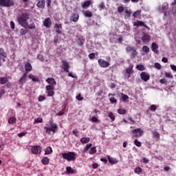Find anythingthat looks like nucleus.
<instances>
[{
    "instance_id": "f257e3e1",
    "label": "nucleus",
    "mask_w": 176,
    "mask_h": 176,
    "mask_svg": "<svg viewBox=\"0 0 176 176\" xmlns=\"http://www.w3.org/2000/svg\"><path fill=\"white\" fill-rule=\"evenodd\" d=\"M28 20H30V14L28 12H23L21 15L17 16V21L19 25H21V27H23V28L35 30V23H32L28 24Z\"/></svg>"
},
{
    "instance_id": "f03ea898",
    "label": "nucleus",
    "mask_w": 176,
    "mask_h": 176,
    "mask_svg": "<svg viewBox=\"0 0 176 176\" xmlns=\"http://www.w3.org/2000/svg\"><path fill=\"white\" fill-rule=\"evenodd\" d=\"M76 153L72 151L62 153L63 159L67 160V162H75L76 160Z\"/></svg>"
},
{
    "instance_id": "7ed1b4c3",
    "label": "nucleus",
    "mask_w": 176,
    "mask_h": 176,
    "mask_svg": "<svg viewBox=\"0 0 176 176\" xmlns=\"http://www.w3.org/2000/svg\"><path fill=\"white\" fill-rule=\"evenodd\" d=\"M46 126H47L44 127L46 134H50V131L56 133V131L58 129L57 124L54 123L53 122H50V124H47Z\"/></svg>"
},
{
    "instance_id": "20e7f679",
    "label": "nucleus",
    "mask_w": 176,
    "mask_h": 176,
    "mask_svg": "<svg viewBox=\"0 0 176 176\" xmlns=\"http://www.w3.org/2000/svg\"><path fill=\"white\" fill-rule=\"evenodd\" d=\"M0 6L2 8H10L14 6V1L13 0H0Z\"/></svg>"
},
{
    "instance_id": "39448f33",
    "label": "nucleus",
    "mask_w": 176,
    "mask_h": 176,
    "mask_svg": "<svg viewBox=\"0 0 176 176\" xmlns=\"http://www.w3.org/2000/svg\"><path fill=\"white\" fill-rule=\"evenodd\" d=\"M98 63L100 68H108L111 65L109 62L101 58L98 60Z\"/></svg>"
},
{
    "instance_id": "423d86ee",
    "label": "nucleus",
    "mask_w": 176,
    "mask_h": 176,
    "mask_svg": "<svg viewBox=\"0 0 176 176\" xmlns=\"http://www.w3.org/2000/svg\"><path fill=\"white\" fill-rule=\"evenodd\" d=\"M133 137H135L136 138H140V137H142L144 134V131L142 129H136L132 131Z\"/></svg>"
},
{
    "instance_id": "0eeeda50",
    "label": "nucleus",
    "mask_w": 176,
    "mask_h": 176,
    "mask_svg": "<svg viewBox=\"0 0 176 176\" xmlns=\"http://www.w3.org/2000/svg\"><path fill=\"white\" fill-rule=\"evenodd\" d=\"M31 152L33 155H41V153L42 152V147H41V146H33L32 147Z\"/></svg>"
},
{
    "instance_id": "6e6552de",
    "label": "nucleus",
    "mask_w": 176,
    "mask_h": 176,
    "mask_svg": "<svg viewBox=\"0 0 176 176\" xmlns=\"http://www.w3.org/2000/svg\"><path fill=\"white\" fill-rule=\"evenodd\" d=\"M45 89L48 97H53V96H54V87H53V85L46 86Z\"/></svg>"
},
{
    "instance_id": "1a4fd4ad",
    "label": "nucleus",
    "mask_w": 176,
    "mask_h": 176,
    "mask_svg": "<svg viewBox=\"0 0 176 176\" xmlns=\"http://www.w3.org/2000/svg\"><path fill=\"white\" fill-rule=\"evenodd\" d=\"M140 78H141L142 80H143L144 82H148V80H149V79H151V76L149 75V74H148L145 72H142L140 74Z\"/></svg>"
},
{
    "instance_id": "9d476101",
    "label": "nucleus",
    "mask_w": 176,
    "mask_h": 176,
    "mask_svg": "<svg viewBox=\"0 0 176 176\" xmlns=\"http://www.w3.org/2000/svg\"><path fill=\"white\" fill-rule=\"evenodd\" d=\"M62 63H63V68L65 72H69V68H71V66L69 65V63H68L65 60H63Z\"/></svg>"
},
{
    "instance_id": "9b49d317",
    "label": "nucleus",
    "mask_w": 176,
    "mask_h": 176,
    "mask_svg": "<svg viewBox=\"0 0 176 176\" xmlns=\"http://www.w3.org/2000/svg\"><path fill=\"white\" fill-rule=\"evenodd\" d=\"M6 52H3V50L0 49V67L2 65V61H3V63L6 61ZM1 60H2V61Z\"/></svg>"
},
{
    "instance_id": "f8f14e48",
    "label": "nucleus",
    "mask_w": 176,
    "mask_h": 176,
    "mask_svg": "<svg viewBox=\"0 0 176 176\" xmlns=\"http://www.w3.org/2000/svg\"><path fill=\"white\" fill-rule=\"evenodd\" d=\"M27 76H28V72L23 73V76L19 80V82L21 85H24V83L27 82Z\"/></svg>"
},
{
    "instance_id": "ddd939ff",
    "label": "nucleus",
    "mask_w": 176,
    "mask_h": 176,
    "mask_svg": "<svg viewBox=\"0 0 176 176\" xmlns=\"http://www.w3.org/2000/svg\"><path fill=\"white\" fill-rule=\"evenodd\" d=\"M70 21H73V23H78V21H79V14H72L70 16Z\"/></svg>"
},
{
    "instance_id": "4468645a",
    "label": "nucleus",
    "mask_w": 176,
    "mask_h": 176,
    "mask_svg": "<svg viewBox=\"0 0 176 176\" xmlns=\"http://www.w3.org/2000/svg\"><path fill=\"white\" fill-rule=\"evenodd\" d=\"M54 28L56 29V34H59V35H60L63 31V25L61 23H56L54 25Z\"/></svg>"
},
{
    "instance_id": "2eb2a0df",
    "label": "nucleus",
    "mask_w": 176,
    "mask_h": 176,
    "mask_svg": "<svg viewBox=\"0 0 176 176\" xmlns=\"http://www.w3.org/2000/svg\"><path fill=\"white\" fill-rule=\"evenodd\" d=\"M45 82H47L48 84L50 85L47 86H53V87H54V86L57 85V82H56V80H54V78H48L47 79L45 80Z\"/></svg>"
},
{
    "instance_id": "dca6fc26",
    "label": "nucleus",
    "mask_w": 176,
    "mask_h": 176,
    "mask_svg": "<svg viewBox=\"0 0 176 176\" xmlns=\"http://www.w3.org/2000/svg\"><path fill=\"white\" fill-rule=\"evenodd\" d=\"M44 27H46L47 28H50L52 27V20L50 18H47L43 21Z\"/></svg>"
},
{
    "instance_id": "f3484780",
    "label": "nucleus",
    "mask_w": 176,
    "mask_h": 176,
    "mask_svg": "<svg viewBox=\"0 0 176 176\" xmlns=\"http://www.w3.org/2000/svg\"><path fill=\"white\" fill-rule=\"evenodd\" d=\"M133 65H130L126 69V73L127 74V78L129 79V78L131 77V74H133Z\"/></svg>"
},
{
    "instance_id": "a211bd4d",
    "label": "nucleus",
    "mask_w": 176,
    "mask_h": 176,
    "mask_svg": "<svg viewBox=\"0 0 176 176\" xmlns=\"http://www.w3.org/2000/svg\"><path fill=\"white\" fill-rule=\"evenodd\" d=\"M151 49L154 53H156V54H159V45L156 44V43H153L151 44Z\"/></svg>"
},
{
    "instance_id": "6ab92c4d",
    "label": "nucleus",
    "mask_w": 176,
    "mask_h": 176,
    "mask_svg": "<svg viewBox=\"0 0 176 176\" xmlns=\"http://www.w3.org/2000/svg\"><path fill=\"white\" fill-rule=\"evenodd\" d=\"M45 0H38L36 4L37 8L39 9H45Z\"/></svg>"
},
{
    "instance_id": "aec40b11",
    "label": "nucleus",
    "mask_w": 176,
    "mask_h": 176,
    "mask_svg": "<svg viewBox=\"0 0 176 176\" xmlns=\"http://www.w3.org/2000/svg\"><path fill=\"white\" fill-rule=\"evenodd\" d=\"M142 41L143 43H148V42L151 41V36L148 34H144L142 38Z\"/></svg>"
},
{
    "instance_id": "412c9836",
    "label": "nucleus",
    "mask_w": 176,
    "mask_h": 176,
    "mask_svg": "<svg viewBox=\"0 0 176 176\" xmlns=\"http://www.w3.org/2000/svg\"><path fill=\"white\" fill-rule=\"evenodd\" d=\"M66 171H67V174L69 175V174H76L77 171L75 169H72V167L71 166H67L66 168Z\"/></svg>"
},
{
    "instance_id": "4be33fe9",
    "label": "nucleus",
    "mask_w": 176,
    "mask_h": 176,
    "mask_svg": "<svg viewBox=\"0 0 176 176\" xmlns=\"http://www.w3.org/2000/svg\"><path fill=\"white\" fill-rule=\"evenodd\" d=\"M25 69L27 72H31L32 71V65H31V63H26L25 64Z\"/></svg>"
},
{
    "instance_id": "5701e85b",
    "label": "nucleus",
    "mask_w": 176,
    "mask_h": 176,
    "mask_svg": "<svg viewBox=\"0 0 176 176\" xmlns=\"http://www.w3.org/2000/svg\"><path fill=\"white\" fill-rule=\"evenodd\" d=\"M108 157V161L110 163V164H116L118 163V160L116 158L111 157L109 155L107 156Z\"/></svg>"
},
{
    "instance_id": "b1692460",
    "label": "nucleus",
    "mask_w": 176,
    "mask_h": 176,
    "mask_svg": "<svg viewBox=\"0 0 176 176\" xmlns=\"http://www.w3.org/2000/svg\"><path fill=\"white\" fill-rule=\"evenodd\" d=\"M91 5V1H86L81 4L82 9H86V8H89Z\"/></svg>"
},
{
    "instance_id": "393cba45",
    "label": "nucleus",
    "mask_w": 176,
    "mask_h": 176,
    "mask_svg": "<svg viewBox=\"0 0 176 176\" xmlns=\"http://www.w3.org/2000/svg\"><path fill=\"white\" fill-rule=\"evenodd\" d=\"M9 82V78L6 77H1L0 78V85H5Z\"/></svg>"
},
{
    "instance_id": "a878e982",
    "label": "nucleus",
    "mask_w": 176,
    "mask_h": 176,
    "mask_svg": "<svg viewBox=\"0 0 176 176\" xmlns=\"http://www.w3.org/2000/svg\"><path fill=\"white\" fill-rule=\"evenodd\" d=\"M17 122L16 117H11L8 119L9 124H14Z\"/></svg>"
},
{
    "instance_id": "bb28decb",
    "label": "nucleus",
    "mask_w": 176,
    "mask_h": 176,
    "mask_svg": "<svg viewBox=\"0 0 176 176\" xmlns=\"http://www.w3.org/2000/svg\"><path fill=\"white\" fill-rule=\"evenodd\" d=\"M45 155H52L53 153V149L50 146H47L45 151Z\"/></svg>"
},
{
    "instance_id": "cd10ccee",
    "label": "nucleus",
    "mask_w": 176,
    "mask_h": 176,
    "mask_svg": "<svg viewBox=\"0 0 176 176\" xmlns=\"http://www.w3.org/2000/svg\"><path fill=\"white\" fill-rule=\"evenodd\" d=\"M28 77L29 79H31L32 80V82H39V78L35 77V76L32 74H29Z\"/></svg>"
},
{
    "instance_id": "c85d7f7f",
    "label": "nucleus",
    "mask_w": 176,
    "mask_h": 176,
    "mask_svg": "<svg viewBox=\"0 0 176 176\" xmlns=\"http://www.w3.org/2000/svg\"><path fill=\"white\" fill-rule=\"evenodd\" d=\"M80 142L82 144H87V142H90V138H82L80 139Z\"/></svg>"
},
{
    "instance_id": "c756f323",
    "label": "nucleus",
    "mask_w": 176,
    "mask_h": 176,
    "mask_svg": "<svg viewBox=\"0 0 176 176\" xmlns=\"http://www.w3.org/2000/svg\"><path fill=\"white\" fill-rule=\"evenodd\" d=\"M138 25L139 27H144V28H148L149 30V28L146 25V24H145V23H144L143 21H138Z\"/></svg>"
},
{
    "instance_id": "7c9ffc66",
    "label": "nucleus",
    "mask_w": 176,
    "mask_h": 176,
    "mask_svg": "<svg viewBox=\"0 0 176 176\" xmlns=\"http://www.w3.org/2000/svg\"><path fill=\"white\" fill-rule=\"evenodd\" d=\"M50 160L47 157H43V159L41 160V162L43 164H49Z\"/></svg>"
},
{
    "instance_id": "2f4dec72",
    "label": "nucleus",
    "mask_w": 176,
    "mask_h": 176,
    "mask_svg": "<svg viewBox=\"0 0 176 176\" xmlns=\"http://www.w3.org/2000/svg\"><path fill=\"white\" fill-rule=\"evenodd\" d=\"M134 171L135 173V174H138V175H140V174H141L142 173V168H141V167L138 166L136 168H135Z\"/></svg>"
},
{
    "instance_id": "473e14b6",
    "label": "nucleus",
    "mask_w": 176,
    "mask_h": 176,
    "mask_svg": "<svg viewBox=\"0 0 176 176\" xmlns=\"http://www.w3.org/2000/svg\"><path fill=\"white\" fill-rule=\"evenodd\" d=\"M108 116L109 118H111L112 122H115L116 116H115V114H113V113H112V111L109 112Z\"/></svg>"
},
{
    "instance_id": "72a5a7b5",
    "label": "nucleus",
    "mask_w": 176,
    "mask_h": 176,
    "mask_svg": "<svg viewBox=\"0 0 176 176\" xmlns=\"http://www.w3.org/2000/svg\"><path fill=\"white\" fill-rule=\"evenodd\" d=\"M110 104H118V100L115 98V97H109Z\"/></svg>"
},
{
    "instance_id": "f704fd0d",
    "label": "nucleus",
    "mask_w": 176,
    "mask_h": 176,
    "mask_svg": "<svg viewBox=\"0 0 176 176\" xmlns=\"http://www.w3.org/2000/svg\"><path fill=\"white\" fill-rule=\"evenodd\" d=\"M153 135L154 137H155V138H157V140H160V133H159L157 131H154L153 132Z\"/></svg>"
},
{
    "instance_id": "c9c22d12",
    "label": "nucleus",
    "mask_w": 176,
    "mask_h": 176,
    "mask_svg": "<svg viewBox=\"0 0 176 176\" xmlns=\"http://www.w3.org/2000/svg\"><path fill=\"white\" fill-rule=\"evenodd\" d=\"M28 28H22L21 29V31H20V34L21 35H25L26 34L28 33V30H27Z\"/></svg>"
},
{
    "instance_id": "e433bc0d",
    "label": "nucleus",
    "mask_w": 176,
    "mask_h": 176,
    "mask_svg": "<svg viewBox=\"0 0 176 176\" xmlns=\"http://www.w3.org/2000/svg\"><path fill=\"white\" fill-rule=\"evenodd\" d=\"M140 15H141V10H138L133 14V17H134V19H137L138 16H140Z\"/></svg>"
},
{
    "instance_id": "4c0bfd02",
    "label": "nucleus",
    "mask_w": 176,
    "mask_h": 176,
    "mask_svg": "<svg viewBox=\"0 0 176 176\" xmlns=\"http://www.w3.org/2000/svg\"><path fill=\"white\" fill-rule=\"evenodd\" d=\"M136 69H138V71H145V66L143 65H138Z\"/></svg>"
},
{
    "instance_id": "58836bf2",
    "label": "nucleus",
    "mask_w": 176,
    "mask_h": 176,
    "mask_svg": "<svg viewBox=\"0 0 176 176\" xmlns=\"http://www.w3.org/2000/svg\"><path fill=\"white\" fill-rule=\"evenodd\" d=\"M77 43L78 46H83V44L85 43V38H78Z\"/></svg>"
},
{
    "instance_id": "ea45409f",
    "label": "nucleus",
    "mask_w": 176,
    "mask_h": 176,
    "mask_svg": "<svg viewBox=\"0 0 176 176\" xmlns=\"http://www.w3.org/2000/svg\"><path fill=\"white\" fill-rule=\"evenodd\" d=\"M94 153H97V149L96 147H91L89 150V155H94Z\"/></svg>"
},
{
    "instance_id": "a19ab883",
    "label": "nucleus",
    "mask_w": 176,
    "mask_h": 176,
    "mask_svg": "<svg viewBox=\"0 0 176 176\" xmlns=\"http://www.w3.org/2000/svg\"><path fill=\"white\" fill-rule=\"evenodd\" d=\"M85 17H92V16H93V14L91 13V11L87 10V11L85 12Z\"/></svg>"
},
{
    "instance_id": "79ce46f5",
    "label": "nucleus",
    "mask_w": 176,
    "mask_h": 176,
    "mask_svg": "<svg viewBox=\"0 0 176 176\" xmlns=\"http://www.w3.org/2000/svg\"><path fill=\"white\" fill-rule=\"evenodd\" d=\"M112 43L118 42V35L117 34H113V38L110 39Z\"/></svg>"
},
{
    "instance_id": "37998d69",
    "label": "nucleus",
    "mask_w": 176,
    "mask_h": 176,
    "mask_svg": "<svg viewBox=\"0 0 176 176\" xmlns=\"http://www.w3.org/2000/svg\"><path fill=\"white\" fill-rule=\"evenodd\" d=\"M91 146H93V144L91 143L87 144L85 147L84 152H87V151H89L91 148Z\"/></svg>"
},
{
    "instance_id": "c03bdc74",
    "label": "nucleus",
    "mask_w": 176,
    "mask_h": 176,
    "mask_svg": "<svg viewBox=\"0 0 176 176\" xmlns=\"http://www.w3.org/2000/svg\"><path fill=\"white\" fill-rule=\"evenodd\" d=\"M133 142L135 145L138 146V148H141L142 144H141V142L138 141V140H135Z\"/></svg>"
},
{
    "instance_id": "a18cd8bd",
    "label": "nucleus",
    "mask_w": 176,
    "mask_h": 176,
    "mask_svg": "<svg viewBox=\"0 0 176 176\" xmlns=\"http://www.w3.org/2000/svg\"><path fill=\"white\" fill-rule=\"evenodd\" d=\"M135 49V47L126 46V52H133Z\"/></svg>"
},
{
    "instance_id": "49530a36",
    "label": "nucleus",
    "mask_w": 176,
    "mask_h": 176,
    "mask_svg": "<svg viewBox=\"0 0 176 176\" xmlns=\"http://www.w3.org/2000/svg\"><path fill=\"white\" fill-rule=\"evenodd\" d=\"M157 108H159V105L152 104V105L150 107V110H151V111H156V109H157Z\"/></svg>"
},
{
    "instance_id": "de8ad7c7",
    "label": "nucleus",
    "mask_w": 176,
    "mask_h": 176,
    "mask_svg": "<svg viewBox=\"0 0 176 176\" xmlns=\"http://www.w3.org/2000/svg\"><path fill=\"white\" fill-rule=\"evenodd\" d=\"M142 50L145 53H149V47L146 45H144V46L142 47Z\"/></svg>"
},
{
    "instance_id": "09e8293b",
    "label": "nucleus",
    "mask_w": 176,
    "mask_h": 176,
    "mask_svg": "<svg viewBox=\"0 0 176 176\" xmlns=\"http://www.w3.org/2000/svg\"><path fill=\"white\" fill-rule=\"evenodd\" d=\"M154 67L156 68V69H162V65H160L159 63H155Z\"/></svg>"
},
{
    "instance_id": "8fccbe9b",
    "label": "nucleus",
    "mask_w": 176,
    "mask_h": 176,
    "mask_svg": "<svg viewBox=\"0 0 176 176\" xmlns=\"http://www.w3.org/2000/svg\"><path fill=\"white\" fill-rule=\"evenodd\" d=\"M121 95L122 96V98L123 101H127V100H129V96L124 94L123 93H122Z\"/></svg>"
},
{
    "instance_id": "3c124183",
    "label": "nucleus",
    "mask_w": 176,
    "mask_h": 176,
    "mask_svg": "<svg viewBox=\"0 0 176 176\" xmlns=\"http://www.w3.org/2000/svg\"><path fill=\"white\" fill-rule=\"evenodd\" d=\"M118 13H123V12H124V7H123V6L118 7Z\"/></svg>"
},
{
    "instance_id": "603ef678",
    "label": "nucleus",
    "mask_w": 176,
    "mask_h": 176,
    "mask_svg": "<svg viewBox=\"0 0 176 176\" xmlns=\"http://www.w3.org/2000/svg\"><path fill=\"white\" fill-rule=\"evenodd\" d=\"M137 54H138V52H137V48H135L131 53V56L134 58L135 56H137Z\"/></svg>"
},
{
    "instance_id": "864d4df0",
    "label": "nucleus",
    "mask_w": 176,
    "mask_h": 176,
    "mask_svg": "<svg viewBox=\"0 0 176 176\" xmlns=\"http://www.w3.org/2000/svg\"><path fill=\"white\" fill-rule=\"evenodd\" d=\"M165 76L166 78H169L170 79H173V75H171L170 72H165Z\"/></svg>"
},
{
    "instance_id": "5fc2aeb1",
    "label": "nucleus",
    "mask_w": 176,
    "mask_h": 176,
    "mask_svg": "<svg viewBox=\"0 0 176 176\" xmlns=\"http://www.w3.org/2000/svg\"><path fill=\"white\" fill-rule=\"evenodd\" d=\"M76 100H78V101H83V97H82V96L80 95V94H79L78 95L76 96Z\"/></svg>"
},
{
    "instance_id": "6e6d98bb",
    "label": "nucleus",
    "mask_w": 176,
    "mask_h": 176,
    "mask_svg": "<svg viewBox=\"0 0 176 176\" xmlns=\"http://www.w3.org/2000/svg\"><path fill=\"white\" fill-rule=\"evenodd\" d=\"M37 57L40 61H45V58H43V55L39 54Z\"/></svg>"
},
{
    "instance_id": "4d7b16f0",
    "label": "nucleus",
    "mask_w": 176,
    "mask_h": 176,
    "mask_svg": "<svg viewBox=\"0 0 176 176\" xmlns=\"http://www.w3.org/2000/svg\"><path fill=\"white\" fill-rule=\"evenodd\" d=\"M89 58L91 59V60H94V58H96V54L94 53H91L89 54Z\"/></svg>"
},
{
    "instance_id": "13d9d810",
    "label": "nucleus",
    "mask_w": 176,
    "mask_h": 176,
    "mask_svg": "<svg viewBox=\"0 0 176 176\" xmlns=\"http://www.w3.org/2000/svg\"><path fill=\"white\" fill-rule=\"evenodd\" d=\"M35 123H42L43 122V119L41 118H38L34 120Z\"/></svg>"
},
{
    "instance_id": "bf43d9fd",
    "label": "nucleus",
    "mask_w": 176,
    "mask_h": 176,
    "mask_svg": "<svg viewBox=\"0 0 176 176\" xmlns=\"http://www.w3.org/2000/svg\"><path fill=\"white\" fill-rule=\"evenodd\" d=\"M45 100H46V98L43 96H40L38 97V102H42V101H45Z\"/></svg>"
},
{
    "instance_id": "052dcab7",
    "label": "nucleus",
    "mask_w": 176,
    "mask_h": 176,
    "mask_svg": "<svg viewBox=\"0 0 176 176\" xmlns=\"http://www.w3.org/2000/svg\"><path fill=\"white\" fill-rule=\"evenodd\" d=\"M166 6H160V7L159 8V10H160V12H164V10H166Z\"/></svg>"
},
{
    "instance_id": "680f3d73",
    "label": "nucleus",
    "mask_w": 176,
    "mask_h": 176,
    "mask_svg": "<svg viewBox=\"0 0 176 176\" xmlns=\"http://www.w3.org/2000/svg\"><path fill=\"white\" fill-rule=\"evenodd\" d=\"M118 43H122L123 42V37L122 36H119L118 38H117Z\"/></svg>"
},
{
    "instance_id": "e2e57ef3",
    "label": "nucleus",
    "mask_w": 176,
    "mask_h": 176,
    "mask_svg": "<svg viewBox=\"0 0 176 176\" xmlns=\"http://www.w3.org/2000/svg\"><path fill=\"white\" fill-rule=\"evenodd\" d=\"M54 43L57 45L58 43V36H55L54 38Z\"/></svg>"
},
{
    "instance_id": "0e129e2a",
    "label": "nucleus",
    "mask_w": 176,
    "mask_h": 176,
    "mask_svg": "<svg viewBox=\"0 0 176 176\" xmlns=\"http://www.w3.org/2000/svg\"><path fill=\"white\" fill-rule=\"evenodd\" d=\"M160 82L162 85H166V83H167V80L166 78H162L160 80Z\"/></svg>"
},
{
    "instance_id": "69168bd1",
    "label": "nucleus",
    "mask_w": 176,
    "mask_h": 176,
    "mask_svg": "<svg viewBox=\"0 0 176 176\" xmlns=\"http://www.w3.org/2000/svg\"><path fill=\"white\" fill-rule=\"evenodd\" d=\"M125 13L126 14L127 17H130L131 16V10H126Z\"/></svg>"
},
{
    "instance_id": "338daca9",
    "label": "nucleus",
    "mask_w": 176,
    "mask_h": 176,
    "mask_svg": "<svg viewBox=\"0 0 176 176\" xmlns=\"http://www.w3.org/2000/svg\"><path fill=\"white\" fill-rule=\"evenodd\" d=\"M25 134H27V132H21V133L18 134V137L21 138V137H24V135H25Z\"/></svg>"
},
{
    "instance_id": "774afa93",
    "label": "nucleus",
    "mask_w": 176,
    "mask_h": 176,
    "mask_svg": "<svg viewBox=\"0 0 176 176\" xmlns=\"http://www.w3.org/2000/svg\"><path fill=\"white\" fill-rule=\"evenodd\" d=\"M171 69H173V71H174L175 72H176V66L174 65H170Z\"/></svg>"
}]
</instances>
